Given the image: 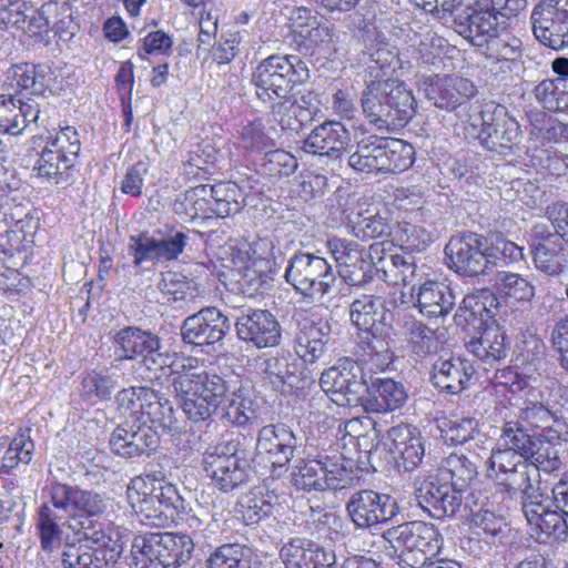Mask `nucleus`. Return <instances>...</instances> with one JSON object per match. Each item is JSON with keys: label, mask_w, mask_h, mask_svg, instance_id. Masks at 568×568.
Segmentation results:
<instances>
[{"label": "nucleus", "mask_w": 568, "mask_h": 568, "mask_svg": "<svg viewBox=\"0 0 568 568\" xmlns=\"http://www.w3.org/2000/svg\"><path fill=\"white\" fill-rule=\"evenodd\" d=\"M506 338L505 333L498 327H488L478 338L467 344V349L484 364L494 366L508 354Z\"/></svg>", "instance_id": "nucleus-39"}, {"label": "nucleus", "mask_w": 568, "mask_h": 568, "mask_svg": "<svg viewBox=\"0 0 568 568\" xmlns=\"http://www.w3.org/2000/svg\"><path fill=\"white\" fill-rule=\"evenodd\" d=\"M232 394L226 400L227 405L224 408L222 418L240 427L255 424L258 420V415L253 407V402L241 396L234 397L235 394Z\"/></svg>", "instance_id": "nucleus-63"}, {"label": "nucleus", "mask_w": 568, "mask_h": 568, "mask_svg": "<svg viewBox=\"0 0 568 568\" xmlns=\"http://www.w3.org/2000/svg\"><path fill=\"white\" fill-rule=\"evenodd\" d=\"M136 519L145 526L150 527H166L175 519L169 515L155 499L149 494L143 493V496L136 504L132 505Z\"/></svg>", "instance_id": "nucleus-61"}, {"label": "nucleus", "mask_w": 568, "mask_h": 568, "mask_svg": "<svg viewBox=\"0 0 568 568\" xmlns=\"http://www.w3.org/2000/svg\"><path fill=\"white\" fill-rule=\"evenodd\" d=\"M410 295L414 306L429 320H445L457 302L455 290L446 282L438 280H425L419 284H414Z\"/></svg>", "instance_id": "nucleus-28"}, {"label": "nucleus", "mask_w": 568, "mask_h": 568, "mask_svg": "<svg viewBox=\"0 0 568 568\" xmlns=\"http://www.w3.org/2000/svg\"><path fill=\"white\" fill-rule=\"evenodd\" d=\"M253 453L240 440H227L210 446L203 453L205 476L223 493H231L250 480Z\"/></svg>", "instance_id": "nucleus-8"}, {"label": "nucleus", "mask_w": 568, "mask_h": 568, "mask_svg": "<svg viewBox=\"0 0 568 568\" xmlns=\"http://www.w3.org/2000/svg\"><path fill=\"white\" fill-rule=\"evenodd\" d=\"M217 160V152L210 142L196 143L183 163V173L187 179H204L212 174L211 168Z\"/></svg>", "instance_id": "nucleus-51"}, {"label": "nucleus", "mask_w": 568, "mask_h": 568, "mask_svg": "<svg viewBox=\"0 0 568 568\" xmlns=\"http://www.w3.org/2000/svg\"><path fill=\"white\" fill-rule=\"evenodd\" d=\"M544 496L527 504L523 509L524 516L530 525L536 526L540 532L555 538H564L568 531V517L557 509H549L544 505Z\"/></svg>", "instance_id": "nucleus-37"}, {"label": "nucleus", "mask_w": 568, "mask_h": 568, "mask_svg": "<svg viewBox=\"0 0 568 568\" xmlns=\"http://www.w3.org/2000/svg\"><path fill=\"white\" fill-rule=\"evenodd\" d=\"M254 551L241 544H224L205 560L206 568H255Z\"/></svg>", "instance_id": "nucleus-45"}, {"label": "nucleus", "mask_w": 568, "mask_h": 568, "mask_svg": "<svg viewBox=\"0 0 568 568\" xmlns=\"http://www.w3.org/2000/svg\"><path fill=\"white\" fill-rule=\"evenodd\" d=\"M296 470L292 473V484L298 490L323 491L326 481L324 480L323 459L301 462Z\"/></svg>", "instance_id": "nucleus-57"}, {"label": "nucleus", "mask_w": 568, "mask_h": 568, "mask_svg": "<svg viewBox=\"0 0 568 568\" xmlns=\"http://www.w3.org/2000/svg\"><path fill=\"white\" fill-rule=\"evenodd\" d=\"M368 54L367 68L372 75L376 72L375 78L387 77L403 68L397 50L386 43L377 44Z\"/></svg>", "instance_id": "nucleus-62"}, {"label": "nucleus", "mask_w": 568, "mask_h": 568, "mask_svg": "<svg viewBox=\"0 0 568 568\" xmlns=\"http://www.w3.org/2000/svg\"><path fill=\"white\" fill-rule=\"evenodd\" d=\"M237 337L254 347H276L282 342V327L276 316L268 310L246 308L236 317Z\"/></svg>", "instance_id": "nucleus-22"}, {"label": "nucleus", "mask_w": 568, "mask_h": 568, "mask_svg": "<svg viewBox=\"0 0 568 568\" xmlns=\"http://www.w3.org/2000/svg\"><path fill=\"white\" fill-rule=\"evenodd\" d=\"M210 197L214 215L221 219L239 213L244 205L241 189L232 182L211 185Z\"/></svg>", "instance_id": "nucleus-48"}, {"label": "nucleus", "mask_w": 568, "mask_h": 568, "mask_svg": "<svg viewBox=\"0 0 568 568\" xmlns=\"http://www.w3.org/2000/svg\"><path fill=\"white\" fill-rule=\"evenodd\" d=\"M119 375L110 369L91 371L82 376L80 397L85 402L110 400L119 386Z\"/></svg>", "instance_id": "nucleus-43"}, {"label": "nucleus", "mask_w": 568, "mask_h": 568, "mask_svg": "<svg viewBox=\"0 0 568 568\" xmlns=\"http://www.w3.org/2000/svg\"><path fill=\"white\" fill-rule=\"evenodd\" d=\"M498 295L497 305L504 307V314H510L517 320L530 307L535 296V285L518 273L499 271L495 278Z\"/></svg>", "instance_id": "nucleus-31"}, {"label": "nucleus", "mask_w": 568, "mask_h": 568, "mask_svg": "<svg viewBox=\"0 0 568 568\" xmlns=\"http://www.w3.org/2000/svg\"><path fill=\"white\" fill-rule=\"evenodd\" d=\"M34 443L30 436V429L17 434L2 458L0 471L9 474L20 463L29 464L32 459Z\"/></svg>", "instance_id": "nucleus-56"}, {"label": "nucleus", "mask_w": 568, "mask_h": 568, "mask_svg": "<svg viewBox=\"0 0 568 568\" xmlns=\"http://www.w3.org/2000/svg\"><path fill=\"white\" fill-rule=\"evenodd\" d=\"M415 258L410 253H394L390 258L384 261V267L379 277L393 285L410 283L416 273Z\"/></svg>", "instance_id": "nucleus-52"}, {"label": "nucleus", "mask_w": 568, "mask_h": 568, "mask_svg": "<svg viewBox=\"0 0 568 568\" xmlns=\"http://www.w3.org/2000/svg\"><path fill=\"white\" fill-rule=\"evenodd\" d=\"M109 444L120 457H149L160 446V433L140 418L125 420L112 432Z\"/></svg>", "instance_id": "nucleus-20"}, {"label": "nucleus", "mask_w": 568, "mask_h": 568, "mask_svg": "<svg viewBox=\"0 0 568 568\" xmlns=\"http://www.w3.org/2000/svg\"><path fill=\"white\" fill-rule=\"evenodd\" d=\"M301 438L284 423L265 425L258 430L255 453L266 455L272 466H286L301 454Z\"/></svg>", "instance_id": "nucleus-25"}, {"label": "nucleus", "mask_w": 568, "mask_h": 568, "mask_svg": "<svg viewBox=\"0 0 568 568\" xmlns=\"http://www.w3.org/2000/svg\"><path fill=\"white\" fill-rule=\"evenodd\" d=\"M361 104L367 121L377 130L394 132L404 128L415 114L416 100L407 87L395 79L367 83Z\"/></svg>", "instance_id": "nucleus-3"}, {"label": "nucleus", "mask_w": 568, "mask_h": 568, "mask_svg": "<svg viewBox=\"0 0 568 568\" xmlns=\"http://www.w3.org/2000/svg\"><path fill=\"white\" fill-rule=\"evenodd\" d=\"M481 129L478 133L480 144L488 151L507 155L518 145L521 131L517 120L505 105L489 101L479 112Z\"/></svg>", "instance_id": "nucleus-11"}, {"label": "nucleus", "mask_w": 568, "mask_h": 568, "mask_svg": "<svg viewBox=\"0 0 568 568\" xmlns=\"http://www.w3.org/2000/svg\"><path fill=\"white\" fill-rule=\"evenodd\" d=\"M407 399L408 394L402 382L366 374L365 389L358 404L366 413L381 414L403 407Z\"/></svg>", "instance_id": "nucleus-26"}, {"label": "nucleus", "mask_w": 568, "mask_h": 568, "mask_svg": "<svg viewBox=\"0 0 568 568\" xmlns=\"http://www.w3.org/2000/svg\"><path fill=\"white\" fill-rule=\"evenodd\" d=\"M297 166L296 158L282 149L265 152L261 163L263 172L274 178L290 176Z\"/></svg>", "instance_id": "nucleus-64"}, {"label": "nucleus", "mask_w": 568, "mask_h": 568, "mask_svg": "<svg viewBox=\"0 0 568 568\" xmlns=\"http://www.w3.org/2000/svg\"><path fill=\"white\" fill-rule=\"evenodd\" d=\"M403 329L407 346L414 355L425 357L436 349L435 332L422 321L405 317Z\"/></svg>", "instance_id": "nucleus-50"}, {"label": "nucleus", "mask_w": 568, "mask_h": 568, "mask_svg": "<svg viewBox=\"0 0 568 568\" xmlns=\"http://www.w3.org/2000/svg\"><path fill=\"white\" fill-rule=\"evenodd\" d=\"M345 510L352 524L363 530L389 524L399 515V506L394 497L373 489L352 493Z\"/></svg>", "instance_id": "nucleus-12"}, {"label": "nucleus", "mask_w": 568, "mask_h": 568, "mask_svg": "<svg viewBox=\"0 0 568 568\" xmlns=\"http://www.w3.org/2000/svg\"><path fill=\"white\" fill-rule=\"evenodd\" d=\"M140 422H146L159 433L169 434L176 429L175 412L170 399L159 390L148 387L141 397Z\"/></svg>", "instance_id": "nucleus-34"}, {"label": "nucleus", "mask_w": 568, "mask_h": 568, "mask_svg": "<svg viewBox=\"0 0 568 568\" xmlns=\"http://www.w3.org/2000/svg\"><path fill=\"white\" fill-rule=\"evenodd\" d=\"M211 185L200 184L186 190L174 203L176 214H184L189 220L209 219L214 215Z\"/></svg>", "instance_id": "nucleus-42"}, {"label": "nucleus", "mask_w": 568, "mask_h": 568, "mask_svg": "<svg viewBox=\"0 0 568 568\" xmlns=\"http://www.w3.org/2000/svg\"><path fill=\"white\" fill-rule=\"evenodd\" d=\"M120 358L140 362L149 371H159L170 365V355L163 349L161 338L153 332L139 326H125L113 337Z\"/></svg>", "instance_id": "nucleus-13"}, {"label": "nucleus", "mask_w": 568, "mask_h": 568, "mask_svg": "<svg viewBox=\"0 0 568 568\" xmlns=\"http://www.w3.org/2000/svg\"><path fill=\"white\" fill-rule=\"evenodd\" d=\"M415 161L414 146L396 138L369 135L362 139L354 152H348V165L358 172L399 173Z\"/></svg>", "instance_id": "nucleus-7"}, {"label": "nucleus", "mask_w": 568, "mask_h": 568, "mask_svg": "<svg viewBox=\"0 0 568 568\" xmlns=\"http://www.w3.org/2000/svg\"><path fill=\"white\" fill-rule=\"evenodd\" d=\"M537 435L526 428L520 420H509L503 426L500 440L505 448H499L493 453H514L521 459H527L532 453L531 446Z\"/></svg>", "instance_id": "nucleus-47"}, {"label": "nucleus", "mask_w": 568, "mask_h": 568, "mask_svg": "<svg viewBox=\"0 0 568 568\" xmlns=\"http://www.w3.org/2000/svg\"><path fill=\"white\" fill-rule=\"evenodd\" d=\"M486 244L485 255L486 260H489L487 261V271L524 260V247L501 235L486 236Z\"/></svg>", "instance_id": "nucleus-49"}, {"label": "nucleus", "mask_w": 568, "mask_h": 568, "mask_svg": "<svg viewBox=\"0 0 568 568\" xmlns=\"http://www.w3.org/2000/svg\"><path fill=\"white\" fill-rule=\"evenodd\" d=\"M180 408L193 423L209 420L233 395L224 376L213 371L190 369L172 381Z\"/></svg>", "instance_id": "nucleus-4"}, {"label": "nucleus", "mask_w": 568, "mask_h": 568, "mask_svg": "<svg viewBox=\"0 0 568 568\" xmlns=\"http://www.w3.org/2000/svg\"><path fill=\"white\" fill-rule=\"evenodd\" d=\"M564 446L560 433L556 429L538 434L531 446L532 454L527 457V460L538 469V473L557 470L561 465L560 453Z\"/></svg>", "instance_id": "nucleus-38"}, {"label": "nucleus", "mask_w": 568, "mask_h": 568, "mask_svg": "<svg viewBox=\"0 0 568 568\" xmlns=\"http://www.w3.org/2000/svg\"><path fill=\"white\" fill-rule=\"evenodd\" d=\"M422 90L436 108L452 112L476 97L478 90L473 81L458 75H426Z\"/></svg>", "instance_id": "nucleus-18"}, {"label": "nucleus", "mask_w": 568, "mask_h": 568, "mask_svg": "<svg viewBox=\"0 0 568 568\" xmlns=\"http://www.w3.org/2000/svg\"><path fill=\"white\" fill-rule=\"evenodd\" d=\"M230 318L214 306L201 308L187 316L181 326L185 344L204 347L221 343L231 331Z\"/></svg>", "instance_id": "nucleus-19"}, {"label": "nucleus", "mask_w": 568, "mask_h": 568, "mask_svg": "<svg viewBox=\"0 0 568 568\" xmlns=\"http://www.w3.org/2000/svg\"><path fill=\"white\" fill-rule=\"evenodd\" d=\"M285 568H337L336 555L313 540L292 537L280 549Z\"/></svg>", "instance_id": "nucleus-30"}, {"label": "nucleus", "mask_w": 568, "mask_h": 568, "mask_svg": "<svg viewBox=\"0 0 568 568\" xmlns=\"http://www.w3.org/2000/svg\"><path fill=\"white\" fill-rule=\"evenodd\" d=\"M366 374L354 359L345 357L322 373L320 386L337 406H355L364 393Z\"/></svg>", "instance_id": "nucleus-14"}, {"label": "nucleus", "mask_w": 568, "mask_h": 568, "mask_svg": "<svg viewBox=\"0 0 568 568\" xmlns=\"http://www.w3.org/2000/svg\"><path fill=\"white\" fill-rule=\"evenodd\" d=\"M310 69L298 57L293 54H272L254 68L250 83L255 98L272 113H278L297 103L293 91L310 80Z\"/></svg>", "instance_id": "nucleus-1"}, {"label": "nucleus", "mask_w": 568, "mask_h": 568, "mask_svg": "<svg viewBox=\"0 0 568 568\" xmlns=\"http://www.w3.org/2000/svg\"><path fill=\"white\" fill-rule=\"evenodd\" d=\"M128 252L133 258L134 267H140L145 262H163L158 239L148 232L131 235L129 237Z\"/></svg>", "instance_id": "nucleus-58"}, {"label": "nucleus", "mask_w": 568, "mask_h": 568, "mask_svg": "<svg viewBox=\"0 0 568 568\" xmlns=\"http://www.w3.org/2000/svg\"><path fill=\"white\" fill-rule=\"evenodd\" d=\"M444 469L449 474L448 485L457 488L458 493H464L477 476V467L466 456L450 454L443 462Z\"/></svg>", "instance_id": "nucleus-53"}, {"label": "nucleus", "mask_w": 568, "mask_h": 568, "mask_svg": "<svg viewBox=\"0 0 568 568\" xmlns=\"http://www.w3.org/2000/svg\"><path fill=\"white\" fill-rule=\"evenodd\" d=\"M264 373L275 389L294 387L298 383L300 363L290 354H276L264 362Z\"/></svg>", "instance_id": "nucleus-46"}, {"label": "nucleus", "mask_w": 568, "mask_h": 568, "mask_svg": "<svg viewBox=\"0 0 568 568\" xmlns=\"http://www.w3.org/2000/svg\"><path fill=\"white\" fill-rule=\"evenodd\" d=\"M381 537L387 555L404 568H419L440 552L444 542L435 525L419 520L392 526Z\"/></svg>", "instance_id": "nucleus-5"}, {"label": "nucleus", "mask_w": 568, "mask_h": 568, "mask_svg": "<svg viewBox=\"0 0 568 568\" xmlns=\"http://www.w3.org/2000/svg\"><path fill=\"white\" fill-rule=\"evenodd\" d=\"M75 163L70 158L44 143L34 164L38 176L54 184H68L73 175Z\"/></svg>", "instance_id": "nucleus-40"}, {"label": "nucleus", "mask_w": 568, "mask_h": 568, "mask_svg": "<svg viewBox=\"0 0 568 568\" xmlns=\"http://www.w3.org/2000/svg\"><path fill=\"white\" fill-rule=\"evenodd\" d=\"M349 316L358 329V346L378 369L385 371L394 359L393 312L382 297L364 294L351 304Z\"/></svg>", "instance_id": "nucleus-2"}, {"label": "nucleus", "mask_w": 568, "mask_h": 568, "mask_svg": "<svg viewBox=\"0 0 568 568\" xmlns=\"http://www.w3.org/2000/svg\"><path fill=\"white\" fill-rule=\"evenodd\" d=\"M8 79L18 89L14 95L41 97L50 87L51 70L45 64L18 63L8 70Z\"/></svg>", "instance_id": "nucleus-36"}, {"label": "nucleus", "mask_w": 568, "mask_h": 568, "mask_svg": "<svg viewBox=\"0 0 568 568\" xmlns=\"http://www.w3.org/2000/svg\"><path fill=\"white\" fill-rule=\"evenodd\" d=\"M285 281L304 296L328 294L336 282L332 265L315 253L297 251L288 260Z\"/></svg>", "instance_id": "nucleus-10"}, {"label": "nucleus", "mask_w": 568, "mask_h": 568, "mask_svg": "<svg viewBox=\"0 0 568 568\" xmlns=\"http://www.w3.org/2000/svg\"><path fill=\"white\" fill-rule=\"evenodd\" d=\"M48 118L40 103L31 98L24 100L12 93L0 94V132L19 135L26 130L43 126L48 130Z\"/></svg>", "instance_id": "nucleus-21"}, {"label": "nucleus", "mask_w": 568, "mask_h": 568, "mask_svg": "<svg viewBox=\"0 0 568 568\" xmlns=\"http://www.w3.org/2000/svg\"><path fill=\"white\" fill-rule=\"evenodd\" d=\"M149 494L169 515L175 520L183 519L189 514V503L180 495L175 485L171 483H160V486L152 484Z\"/></svg>", "instance_id": "nucleus-54"}, {"label": "nucleus", "mask_w": 568, "mask_h": 568, "mask_svg": "<svg viewBox=\"0 0 568 568\" xmlns=\"http://www.w3.org/2000/svg\"><path fill=\"white\" fill-rule=\"evenodd\" d=\"M351 133L342 122L326 120L304 139L302 150L312 155L338 160L347 151Z\"/></svg>", "instance_id": "nucleus-29"}, {"label": "nucleus", "mask_w": 568, "mask_h": 568, "mask_svg": "<svg viewBox=\"0 0 568 568\" xmlns=\"http://www.w3.org/2000/svg\"><path fill=\"white\" fill-rule=\"evenodd\" d=\"M474 374L475 368L466 358L439 357L432 365L430 383L442 393L458 395L469 387Z\"/></svg>", "instance_id": "nucleus-32"}, {"label": "nucleus", "mask_w": 568, "mask_h": 568, "mask_svg": "<svg viewBox=\"0 0 568 568\" xmlns=\"http://www.w3.org/2000/svg\"><path fill=\"white\" fill-rule=\"evenodd\" d=\"M337 36L327 21L312 16L307 8H298L293 21V42L303 54L329 53L334 50Z\"/></svg>", "instance_id": "nucleus-23"}, {"label": "nucleus", "mask_w": 568, "mask_h": 568, "mask_svg": "<svg viewBox=\"0 0 568 568\" xmlns=\"http://www.w3.org/2000/svg\"><path fill=\"white\" fill-rule=\"evenodd\" d=\"M530 21L540 43L557 51L568 47V0H539Z\"/></svg>", "instance_id": "nucleus-15"}, {"label": "nucleus", "mask_w": 568, "mask_h": 568, "mask_svg": "<svg viewBox=\"0 0 568 568\" xmlns=\"http://www.w3.org/2000/svg\"><path fill=\"white\" fill-rule=\"evenodd\" d=\"M537 243L531 245L532 260L536 268L549 276L564 273L568 265V248L558 235L547 231L545 225L535 226Z\"/></svg>", "instance_id": "nucleus-33"}, {"label": "nucleus", "mask_w": 568, "mask_h": 568, "mask_svg": "<svg viewBox=\"0 0 568 568\" xmlns=\"http://www.w3.org/2000/svg\"><path fill=\"white\" fill-rule=\"evenodd\" d=\"M42 141L60 154L70 158V161L77 163L81 150V141L78 131L73 126L61 128L54 135L48 131V135L40 134L34 136V143Z\"/></svg>", "instance_id": "nucleus-59"}, {"label": "nucleus", "mask_w": 568, "mask_h": 568, "mask_svg": "<svg viewBox=\"0 0 568 568\" xmlns=\"http://www.w3.org/2000/svg\"><path fill=\"white\" fill-rule=\"evenodd\" d=\"M488 471L510 499L519 500L521 510L527 504L542 497L540 473L527 459L514 453H491Z\"/></svg>", "instance_id": "nucleus-9"}, {"label": "nucleus", "mask_w": 568, "mask_h": 568, "mask_svg": "<svg viewBox=\"0 0 568 568\" xmlns=\"http://www.w3.org/2000/svg\"><path fill=\"white\" fill-rule=\"evenodd\" d=\"M69 528L78 536L79 542H84L92 547H103L121 545L118 534L103 523L93 519H77L69 524Z\"/></svg>", "instance_id": "nucleus-44"}, {"label": "nucleus", "mask_w": 568, "mask_h": 568, "mask_svg": "<svg viewBox=\"0 0 568 568\" xmlns=\"http://www.w3.org/2000/svg\"><path fill=\"white\" fill-rule=\"evenodd\" d=\"M193 538L186 534L165 532L135 538L133 548H139L162 568H180L190 561L194 551Z\"/></svg>", "instance_id": "nucleus-17"}, {"label": "nucleus", "mask_w": 568, "mask_h": 568, "mask_svg": "<svg viewBox=\"0 0 568 568\" xmlns=\"http://www.w3.org/2000/svg\"><path fill=\"white\" fill-rule=\"evenodd\" d=\"M427 11L442 9L450 12L459 34L470 39L476 45H483L489 38L498 34L499 17L488 0H412Z\"/></svg>", "instance_id": "nucleus-6"}, {"label": "nucleus", "mask_w": 568, "mask_h": 568, "mask_svg": "<svg viewBox=\"0 0 568 568\" xmlns=\"http://www.w3.org/2000/svg\"><path fill=\"white\" fill-rule=\"evenodd\" d=\"M296 333L294 335V349L304 363H316L327 351L331 341V324L328 321L314 320L303 314H294Z\"/></svg>", "instance_id": "nucleus-27"}, {"label": "nucleus", "mask_w": 568, "mask_h": 568, "mask_svg": "<svg viewBox=\"0 0 568 568\" xmlns=\"http://www.w3.org/2000/svg\"><path fill=\"white\" fill-rule=\"evenodd\" d=\"M72 523L64 519V515L57 514L49 504H42L38 509L37 531L41 549L51 554L59 549L63 540L62 526Z\"/></svg>", "instance_id": "nucleus-41"}, {"label": "nucleus", "mask_w": 568, "mask_h": 568, "mask_svg": "<svg viewBox=\"0 0 568 568\" xmlns=\"http://www.w3.org/2000/svg\"><path fill=\"white\" fill-rule=\"evenodd\" d=\"M387 437L392 440L390 450L400 460L398 465L406 471L417 467L425 454L423 437L417 428L409 425L393 426Z\"/></svg>", "instance_id": "nucleus-35"}, {"label": "nucleus", "mask_w": 568, "mask_h": 568, "mask_svg": "<svg viewBox=\"0 0 568 568\" xmlns=\"http://www.w3.org/2000/svg\"><path fill=\"white\" fill-rule=\"evenodd\" d=\"M486 250V236L464 232L452 236L444 251L450 270L459 275L473 277L487 273Z\"/></svg>", "instance_id": "nucleus-16"}, {"label": "nucleus", "mask_w": 568, "mask_h": 568, "mask_svg": "<svg viewBox=\"0 0 568 568\" xmlns=\"http://www.w3.org/2000/svg\"><path fill=\"white\" fill-rule=\"evenodd\" d=\"M80 488L69 484L52 481L49 488V504L57 514L64 515V519L75 517Z\"/></svg>", "instance_id": "nucleus-60"}, {"label": "nucleus", "mask_w": 568, "mask_h": 568, "mask_svg": "<svg viewBox=\"0 0 568 568\" xmlns=\"http://www.w3.org/2000/svg\"><path fill=\"white\" fill-rule=\"evenodd\" d=\"M280 494L276 489H267L266 494L247 497L242 504V517L246 525H254L273 514L275 506L280 505Z\"/></svg>", "instance_id": "nucleus-55"}, {"label": "nucleus", "mask_w": 568, "mask_h": 568, "mask_svg": "<svg viewBox=\"0 0 568 568\" xmlns=\"http://www.w3.org/2000/svg\"><path fill=\"white\" fill-rule=\"evenodd\" d=\"M415 496L419 507L437 520L454 517L464 499L457 488L434 476L416 483Z\"/></svg>", "instance_id": "nucleus-24"}]
</instances>
